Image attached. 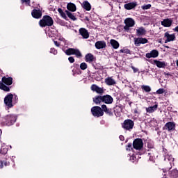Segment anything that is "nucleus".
<instances>
[{"mask_svg":"<svg viewBox=\"0 0 178 178\" xmlns=\"http://www.w3.org/2000/svg\"><path fill=\"white\" fill-rule=\"evenodd\" d=\"M4 104L8 109H10V108H13L15 105L13 104V94L8 93L4 97Z\"/></svg>","mask_w":178,"mask_h":178,"instance_id":"obj_3","label":"nucleus"},{"mask_svg":"<svg viewBox=\"0 0 178 178\" xmlns=\"http://www.w3.org/2000/svg\"><path fill=\"white\" fill-rule=\"evenodd\" d=\"M156 109H158V104H155L154 106L146 108V112L147 113H154Z\"/></svg>","mask_w":178,"mask_h":178,"instance_id":"obj_27","label":"nucleus"},{"mask_svg":"<svg viewBox=\"0 0 178 178\" xmlns=\"http://www.w3.org/2000/svg\"><path fill=\"white\" fill-rule=\"evenodd\" d=\"M104 83L107 86H115V84H116V81H115V79H113L112 76H108L105 79Z\"/></svg>","mask_w":178,"mask_h":178,"instance_id":"obj_23","label":"nucleus"},{"mask_svg":"<svg viewBox=\"0 0 178 178\" xmlns=\"http://www.w3.org/2000/svg\"><path fill=\"white\" fill-rule=\"evenodd\" d=\"M102 109L103 111V113H106V115H108V116H113V111L112 108H108L106 104L102 105Z\"/></svg>","mask_w":178,"mask_h":178,"instance_id":"obj_16","label":"nucleus"},{"mask_svg":"<svg viewBox=\"0 0 178 178\" xmlns=\"http://www.w3.org/2000/svg\"><path fill=\"white\" fill-rule=\"evenodd\" d=\"M133 147L134 149H136L137 151H140V149H143V147H144V142H143V139H135L133 142Z\"/></svg>","mask_w":178,"mask_h":178,"instance_id":"obj_8","label":"nucleus"},{"mask_svg":"<svg viewBox=\"0 0 178 178\" xmlns=\"http://www.w3.org/2000/svg\"><path fill=\"white\" fill-rule=\"evenodd\" d=\"M169 165H170L169 167L166 168L165 169H163V173H166V172H169V170H170V169H172V163L170 162Z\"/></svg>","mask_w":178,"mask_h":178,"instance_id":"obj_42","label":"nucleus"},{"mask_svg":"<svg viewBox=\"0 0 178 178\" xmlns=\"http://www.w3.org/2000/svg\"><path fill=\"white\" fill-rule=\"evenodd\" d=\"M17 120V117L15 114H9L4 117L3 123L6 126H13L16 123Z\"/></svg>","mask_w":178,"mask_h":178,"instance_id":"obj_2","label":"nucleus"},{"mask_svg":"<svg viewBox=\"0 0 178 178\" xmlns=\"http://www.w3.org/2000/svg\"><path fill=\"white\" fill-rule=\"evenodd\" d=\"M145 33H147V31H145L144 27H140L138 29H136V35L138 37H140V35H145Z\"/></svg>","mask_w":178,"mask_h":178,"instance_id":"obj_28","label":"nucleus"},{"mask_svg":"<svg viewBox=\"0 0 178 178\" xmlns=\"http://www.w3.org/2000/svg\"><path fill=\"white\" fill-rule=\"evenodd\" d=\"M165 76H172V74L170 73H165Z\"/></svg>","mask_w":178,"mask_h":178,"instance_id":"obj_59","label":"nucleus"},{"mask_svg":"<svg viewBox=\"0 0 178 178\" xmlns=\"http://www.w3.org/2000/svg\"><path fill=\"white\" fill-rule=\"evenodd\" d=\"M145 56L147 59H151V58H158V56H159V51L156 49H153L150 53H147Z\"/></svg>","mask_w":178,"mask_h":178,"instance_id":"obj_13","label":"nucleus"},{"mask_svg":"<svg viewBox=\"0 0 178 178\" xmlns=\"http://www.w3.org/2000/svg\"><path fill=\"white\" fill-rule=\"evenodd\" d=\"M0 154L2 155H6L8 154V149L6 147L2 146L0 149Z\"/></svg>","mask_w":178,"mask_h":178,"instance_id":"obj_36","label":"nucleus"},{"mask_svg":"<svg viewBox=\"0 0 178 178\" xmlns=\"http://www.w3.org/2000/svg\"><path fill=\"white\" fill-rule=\"evenodd\" d=\"M50 53L53 54L54 55H56V54H58V51L55 49V48H51L50 49Z\"/></svg>","mask_w":178,"mask_h":178,"instance_id":"obj_47","label":"nucleus"},{"mask_svg":"<svg viewBox=\"0 0 178 178\" xmlns=\"http://www.w3.org/2000/svg\"><path fill=\"white\" fill-rule=\"evenodd\" d=\"M81 6L83 9H84L87 12H90V10H91V3H90V2H88V1L87 0L83 1V3H81Z\"/></svg>","mask_w":178,"mask_h":178,"instance_id":"obj_22","label":"nucleus"},{"mask_svg":"<svg viewBox=\"0 0 178 178\" xmlns=\"http://www.w3.org/2000/svg\"><path fill=\"white\" fill-rule=\"evenodd\" d=\"M166 159H168V161H171V162H173L175 161V159L173 158V156L168 154L165 156Z\"/></svg>","mask_w":178,"mask_h":178,"instance_id":"obj_43","label":"nucleus"},{"mask_svg":"<svg viewBox=\"0 0 178 178\" xmlns=\"http://www.w3.org/2000/svg\"><path fill=\"white\" fill-rule=\"evenodd\" d=\"M124 30L129 33L130 31V27H134V25L136 24V22L133 18H127L124 20Z\"/></svg>","mask_w":178,"mask_h":178,"instance_id":"obj_7","label":"nucleus"},{"mask_svg":"<svg viewBox=\"0 0 178 178\" xmlns=\"http://www.w3.org/2000/svg\"><path fill=\"white\" fill-rule=\"evenodd\" d=\"M176 63H177V66L178 67V60H177Z\"/></svg>","mask_w":178,"mask_h":178,"instance_id":"obj_62","label":"nucleus"},{"mask_svg":"<svg viewBox=\"0 0 178 178\" xmlns=\"http://www.w3.org/2000/svg\"><path fill=\"white\" fill-rule=\"evenodd\" d=\"M3 168V161H0V169H2Z\"/></svg>","mask_w":178,"mask_h":178,"instance_id":"obj_55","label":"nucleus"},{"mask_svg":"<svg viewBox=\"0 0 178 178\" xmlns=\"http://www.w3.org/2000/svg\"><path fill=\"white\" fill-rule=\"evenodd\" d=\"M67 9L68 12H76V10H77V7L76 6V4L73 3H68L67 4Z\"/></svg>","mask_w":178,"mask_h":178,"instance_id":"obj_24","label":"nucleus"},{"mask_svg":"<svg viewBox=\"0 0 178 178\" xmlns=\"http://www.w3.org/2000/svg\"><path fill=\"white\" fill-rule=\"evenodd\" d=\"M68 60L70 63H74V57L70 56L68 58Z\"/></svg>","mask_w":178,"mask_h":178,"instance_id":"obj_49","label":"nucleus"},{"mask_svg":"<svg viewBox=\"0 0 178 178\" xmlns=\"http://www.w3.org/2000/svg\"><path fill=\"white\" fill-rule=\"evenodd\" d=\"M95 47L97 49H104L106 48V42L105 41H97L95 42Z\"/></svg>","mask_w":178,"mask_h":178,"instance_id":"obj_20","label":"nucleus"},{"mask_svg":"<svg viewBox=\"0 0 178 178\" xmlns=\"http://www.w3.org/2000/svg\"><path fill=\"white\" fill-rule=\"evenodd\" d=\"M39 26L42 28L51 27L54 26V19L49 15H44L42 19L39 21Z\"/></svg>","mask_w":178,"mask_h":178,"instance_id":"obj_1","label":"nucleus"},{"mask_svg":"<svg viewBox=\"0 0 178 178\" xmlns=\"http://www.w3.org/2000/svg\"><path fill=\"white\" fill-rule=\"evenodd\" d=\"M120 141H124V136L122 135H120L119 137Z\"/></svg>","mask_w":178,"mask_h":178,"instance_id":"obj_53","label":"nucleus"},{"mask_svg":"<svg viewBox=\"0 0 178 178\" xmlns=\"http://www.w3.org/2000/svg\"><path fill=\"white\" fill-rule=\"evenodd\" d=\"M136 47H140V44H148V40L144 38H137L134 40Z\"/></svg>","mask_w":178,"mask_h":178,"instance_id":"obj_14","label":"nucleus"},{"mask_svg":"<svg viewBox=\"0 0 178 178\" xmlns=\"http://www.w3.org/2000/svg\"><path fill=\"white\" fill-rule=\"evenodd\" d=\"M87 67H88V65H87V63H81L80 64V69H81V70H86V69H87Z\"/></svg>","mask_w":178,"mask_h":178,"instance_id":"obj_39","label":"nucleus"},{"mask_svg":"<svg viewBox=\"0 0 178 178\" xmlns=\"http://www.w3.org/2000/svg\"><path fill=\"white\" fill-rule=\"evenodd\" d=\"M98 86H97V85H95V84H93V85H92L91 86V90H92V91H95L96 92V90L98 89Z\"/></svg>","mask_w":178,"mask_h":178,"instance_id":"obj_44","label":"nucleus"},{"mask_svg":"<svg viewBox=\"0 0 178 178\" xmlns=\"http://www.w3.org/2000/svg\"><path fill=\"white\" fill-rule=\"evenodd\" d=\"M76 66H79V65H78V64H76Z\"/></svg>","mask_w":178,"mask_h":178,"instance_id":"obj_64","label":"nucleus"},{"mask_svg":"<svg viewBox=\"0 0 178 178\" xmlns=\"http://www.w3.org/2000/svg\"><path fill=\"white\" fill-rule=\"evenodd\" d=\"M65 54L67 55V56H70L71 55H75L76 58H82L83 56V54H81L80 50L74 48H69L66 49Z\"/></svg>","mask_w":178,"mask_h":178,"instance_id":"obj_5","label":"nucleus"},{"mask_svg":"<svg viewBox=\"0 0 178 178\" xmlns=\"http://www.w3.org/2000/svg\"><path fill=\"white\" fill-rule=\"evenodd\" d=\"M141 88L143 91H145V92H151V87H149V86H141Z\"/></svg>","mask_w":178,"mask_h":178,"instance_id":"obj_35","label":"nucleus"},{"mask_svg":"<svg viewBox=\"0 0 178 178\" xmlns=\"http://www.w3.org/2000/svg\"><path fill=\"white\" fill-rule=\"evenodd\" d=\"M135 159H136V156H130V161H131L132 162H134Z\"/></svg>","mask_w":178,"mask_h":178,"instance_id":"obj_52","label":"nucleus"},{"mask_svg":"<svg viewBox=\"0 0 178 178\" xmlns=\"http://www.w3.org/2000/svg\"><path fill=\"white\" fill-rule=\"evenodd\" d=\"M165 92V89L163 88H160L156 90V94H163Z\"/></svg>","mask_w":178,"mask_h":178,"instance_id":"obj_48","label":"nucleus"},{"mask_svg":"<svg viewBox=\"0 0 178 178\" xmlns=\"http://www.w3.org/2000/svg\"><path fill=\"white\" fill-rule=\"evenodd\" d=\"M122 127L124 129V130L131 131L133 130V127H134V121L131 119L125 120L122 124Z\"/></svg>","mask_w":178,"mask_h":178,"instance_id":"obj_4","label":"nucleus"},{"mask_svg":"<svg viewBox=\"0 0 178 178\" xmlns=\"http://www.w3.org/2000/svg\"><path fill=\"white\" fill-rule=\"evenodd\" d=\"M91 113L95 118H101V116H104V111H102V108L98 106L92 107Z\"/></svg>","mask_w":178,"mask_h":178,"instance_id":"obj_6","label":"nucleus"},{"mask_svg":"<svg viewBox=\"0 0 178 178\" xmlns=\"http://www.w3.org/2000/svg\"><path fill=\"white\" fill-rule=\"evenodd\" d=\"M137 6V1L130 2L124 5V9L127 10H131Z\"/></svg>","mask_w":178,"mask_h":178,"instance_id":"obj_18","label":"nucleus"},{"mask_svg":"<svg viewBox=\"0 0 178 178\" xmlns=\"http://www.w3.org/2000/svg\"><path fill=\"white\" fill-rule=\"evenodd\" d=\"M93 102L96 104V105H99L101 102H102V96H96L93 98Z\"/></svg>","mask_w":178,"mask_h":178,"instance_id":"obj_31","label":"nucleus"},{"mask_svg":"<svg viewBox=\"0 0 178 178\" xmlns=\"http://www.w3.org/2000/svg\"><path fill=\"white\" fill-rule=\"evenodd\" d=\"M173 30L174 31H176L177 33H178V26H177Z\"/></svg>","mask_w":178,"mask_h":178,"instance_id":"obj_57","label":"nucleus"},{"mask_svg":"<svg viewBox=\"0 0 178 178\" xmlns=\"http://www.w3.org/2000/svg\"><path fill=\"white\" fill-rule=\"evenodd\" d=\"M65 13H66L69 19H70L71 20H73V22H76V20H77V18H76V16H74V15L70 13L69 10H65Z\"/></svg>","mask_w":178,"mask_h":178,"instance_id":"obj_30","label":"nucleus"},{"mask_svg":"<svg viewBox=\"0 0 178 178\" xmlns=\"http://www.w3.org/2000/svg\"><path fill=\"white\" fill-rule=\"evenodd\" d=\"M3 163L4 166H9L10 165V163L9 161H8V160L3 161Z\"/></svg>","mask_w":178,"mask_h":178,"instance_id":"obj_50","label":"nucleus"},{"mask_svg":"<svg viewBox=\"0 0 178 178\" xmlns=\"http://www.w3.org/2000/svg\"><path fill=\"white\" fill-rule=\"evenodd\" d=\"M85 20H86L87 22H90V18H88V17H86Z\"/></svg>","mask_w":178,"mask_h":178,"instance_id":"obj_58","label":"nucleus"},{"mask_svg":"<svg viewBox=\"0 0 178 178\" xmlns=\"http://www.w3.org/2000/svg\"><path fill=\"white\" fill-rule=\"evenodd\" d=\"M19 102V97L17 96V95H13V103L14 105H16Z\"/></svg>","mask_w":178,"mask_h":178,"instance_id":"obj_38","label":"nucleus"},{"mask_svg":"<svg viewBox=\"0 0 178 178\" xmlns=\"http://www.w3.org/2000/svg\"><path fill=\"white\" fill-rule=\"evenodd\" d=\"M148 156L149 160L151 162H155V154H154V152L151 150H148Z\"/></svg>","mask_w":178,"mask_h":178,"instance_id":"obj_32","label":"nucleus"},{"mask_svg":"<svg viewBox=\"0 0 178 178\" xmlns=\"http://www.w3.org/2000/svg\"><path fill=\"white\" fill-rule=\"evenodd\" d=\"M131 69L134 70V73H137V72H138V69L135 68L134 66H131Z\"/></svg>","mask_w":178,"mask_h":178,"instance_id":"obj_51","label":"nucleus"},{"mask_svg":"<svg viewBox=\"0 0 178 178\" xmlns=\"http://www.w3.org/2000/svg\"><path fill=\"white\" fill-rule=\"evenodd\" d=\"M1 83L5 84L6 86H12L13 84V78L12 77H6L3 76L1 79Z\"/></svg>","mask_w":178,"mask_h":178,"instance_id":"obj_15","label":"nucleus"},{"mask_svg":"<svg viewBox=\"0 0 178 178\" xmlns=\"http://www.w3.org/2000/svg\"><path fill=\"white\" fill-rule=\"evenodd\" d=\"M133 145L131 143H129L127 146V151H131V149H133V147H132Z\"/></svg>","mask_w":178,"mask_h":178,"instance_id":"obj_46","label":"nucleus"},{"mask_svg":"<svg viewBox=\"0 0 178 178\" xmlns=\"http://www.w3.org/2000/svg\"><path fill=\"white\" fill-rule=\"evenodd\" d=\"M21 3L22 5L25 3L27 6H31V0H21Z\"/></svg>","mask_w":178,"mask_h":178,"instance_id":"obj_40","label":"nucleus"},{"mask_svg":"<svg viewBox=\"0 0 178 178\" xmlns=\"http://www.w3.org/2000/svg\"><path fill=\"white\" fill-rule=\"evenodd\" d=\"M96 92L97 94H102L104 92V89H102V88L98 87L97 90H96Z\"/></svg>","mask_w":178,"mask_h":178,"instance_id":"obj_45","label":"nucleus"},{"mask_svg":"<svg viewBox=\"0 0 178 178\" xmlns=\"http://www.w3.org/2000/svg\"><path fill=\"white\" fill-rule=\"evenodd\" d=\"M58 13H60V15L61 16V17H63V19H65V20H67V17L66 16V13L63 12V10H62V8H58Z\"/></svg>","mask_w":178,"mask_h":178,"instance_id":"obj_33","label":"nucleus"},{"mask_svg":"<svg viewBox=\"0 0 178 178\" xmlns=\"http://www.w3.org/2000/svg\"><path fill=\"white\" fill-rule=\"evenodd\" d=\"M120 54H131V51L129 49H122L120 50Z\"/></svg>","mask_w":178,"mask_h":178,"instance_id":"obj_37","label":"nucleus"},{"mask_svg":"<svg viewBox=\"0 0 178 178\" xmlns=\"http://www.w3.org/2000/svg\"><path fill=\"white\" fill-rule=\"evenodd\" d=\"M79 34L83 37V38H85L87 40V38H89L90 33H88V31L85 28H81L79 29Z\"/></svg>","mask_w":178,"mask_h":178,"instance_id":"obj_21","label":"nucleus"},{"mask_svg":"<svg viewBox=\"0 0 178 178\" xmlns=\"http://www.w3.org/2000/svg\"><path fill=\"white\" fill-rule=\"evenodd\" d=\"M134 113H138V111H137V110H134Z\"/></svg>","mask_w":178,"mask_h":178,"instance_id":"obj_61","label":"nucleus"},{"mask_svg":"<svg viewBox=\"0 0 178 178\" xmlns=\"http://www.w3.org/2000/svg\"><path fill=\"white\" fill-rule=\"evenodd\" d=\"M147 147L148 148H154V146H153V145H151V144L148 143L147 144Z\"/></svg>","mask_w":178,"mask_h":178,"instance_id":"obj_56","label":"nucleus"},{"mask_svg":"<svg viewBox=\"0 0 178 178\" xmlns=\"http://www.w3.org/2000/svg\"><path fill=\"white\" fill-rule=\"evenodd\" d=\"M131 104H133V102H129V106H131Z\"/></svg>","mask_w":178,"mask_h":178,"instance_id":"obj_60","label":"nucleus"},{"mask_svg":"<svg viewBox=\"0 0 178 178\" xmlns=\"http://www.w3.org/2000/svg\"><path fill=\"white\" fill-rule=\"evenodd\" d=\"M152 6L151 4H147V5H144V6H141V8L143 10H147V9H151V7Z\"/></svg>","mask_w":178,"mask_h":178,"instance_id":"obj_41","label":"nucleus"},{"mask_svg":"<svg viewBox=\"0 0 178 178\" xmlns=\"http://www.w3.org/2000/svg\"><path fill=\"white\" fill-rule=\"evenodd\" d=\"M170 175L171 177L177 178L178 177V170L177 169H174V170H171Z\"/></svg>","mask_w":178,"mask_h":178,"instance_id":"obj_34","label":"nucleus"},{"mask_svg":"<svg viewBox=\"0 0 178 178\" xmlns=\"http://www.w3.org/2000/svg\"><path fill=\"white\" fill-rule=\"evenodd\" d=\"M163 130H168V131H175L176 130V122H168L163 127Z\"/></svg>","mask_w":178,"mask_h":178,"instance_id":"obj_9","label":"nucleus"},{"mask_svg":"<svg viewBox=\"0 0 178 178\" xmlns=\"http://www.w3.org/2000/svg\"><path fill=\"white\" fill-rule=\"evenodd\" d=\"M10 88L12 87L8 86V85H6L5 83L0 82V90H2L3 91H5L6 92H9L10 91Z\"/></svg>","mask_w":178,"mask_h":178,"instance_id":"obj_25","label":"nucleus"},{"mask_svg":"<svg viewBox=\"0 0 178 178\" xmlns=\"http://www.w3.org/2000/svg\"><path fill=\"white\" fill-rule=\"evenodd\" d=\"M102 102H104V104H106L107 105H111V104H113V97L109 95H103Z\"/></svg>","mask_w":178,"mask_h":178,"instance_id":"obj_12","label":"nucleus"},{"mask_svg":"<svg viewBox=\"0 0 178 178\" xmlns=\"http://www.w3.org/2000/svg\"><path fill=\"white\" fill-rule=\"evenodd\" d=\"M164 37L167 39L165 41V44L167 42H170V41H175L176 40V35L175 34H169V32H165L164 34Z\"/></svg>","mask_w":178,"mask_h":178,"instance_id":"obj_17","label":"nucleus"},{"mask_svg":"<svg viewBox=\"0 0 178 178\" xmlns=\"http://www.w3.org/2000/svg\"><path fill=\"white\" fill-rule=\"evenodd\" d=\"M85 60L86 62H88L89 63H91V62H94V55H92L91 53L86 54L85 56Z\"/></svg>","mask_w":178,"mask_h":178,"instance_id":"obj_29","label":"nucleus"},{"mask_svg":"<svg viewBox=\"0 0 178 178\" xmlns=\"http://www.w3.org/2000/svg\"><path fill=\"white\" fill-rule=\"evenodd\" d=\"M31 16L33 19H41L42 17V11L40 9H33L31 11Z\"/></svg>","mask_w":178,"mask_h":178,"instance_id":"obj_11","label":"nucleus"},{"mask_svg":"<svg viewBox=\"0 0 178 178\" xmlns=\"http://www.w3.org/2000/svg\"><path fill=\"white\" fill-rule=\"evenodd\" d=\"M166 151H168L166 149H163L164 152H166Z\"/></svg>","mask_w":178,"mask_h":178,"instance_id":"obj_63","label":"nucleus"},{"mask_svg":"<svg viewBox=\"0 0 178 178\" xmlns=\"http://www.w3.org/2000/svg\"><path fill=\"white\" fill-rule=\"evenodd\" d=\"M54 44L56 45V47H60V44L58 42V41H54Z\"/></svg>","mask_w":178,"mask_h":178,"instance_id":"obj_54","label":"nucleus"},{"mask_svg":"<svg viewBox=\"0 0 178 178\" xmlns=\"http://www.w3.org/2000/svg\"><path fill=\"white\" fill-rule=\"evenodd\" d=\"M149 63H152V65H156L159 69H164V67H166V63L165 61H159L158 60H149Z\"/></svg>","mask_w":178,"mask_h":178,"instance_id":"obj_10","label":"nucleus"},{"mask_svg":"<svg viewBox=\"0 0 178 178\" xmlns=\"http://www.w3.org/2000/svg\"><path fill=\"white\" fill-rule=\"evenodd\" d=\"M172 23L173 20L172 19L166 18L161 22V26L163 27H170Z\"/></svg>","mask_w":178,"mask_h":178,"instance_id":"obj_19","label":"nucleus"},{"mask_svg":"<svg viewBox=\"0 0 178 178\" xmlns=\"http://www.w3.org/2000/svg\"><path fill=\"white\" fill-rule=\"evenodd\" d=\"M110 44L114 49H118V48H119V47H120L119 42H118L116 40H114V39H111L110 40Z\"/></svg>","mask_w":178,"mask_h":178,"instance_id":"obj_26","label":"nucleus"}]
</instances>
